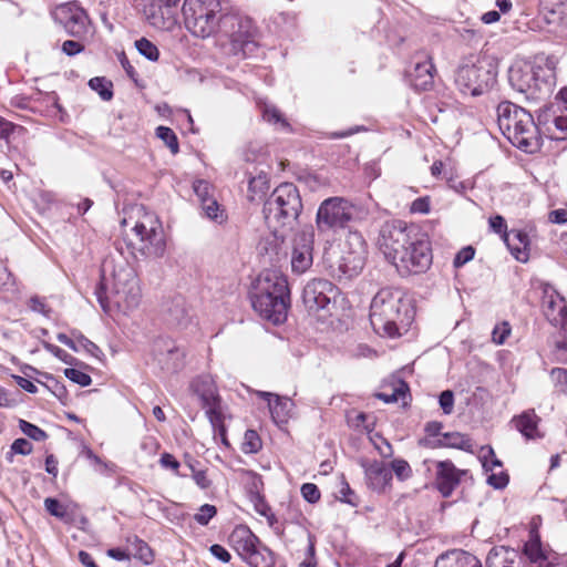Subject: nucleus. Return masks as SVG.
Listing matches in <instances>:
<instances>
[{
    "instance_id": "22",
    "label": "nucleus",
    "mask_w": 567,
    "mask_h": 567,
    "mask_svg": "<svg viewBox=\"0 0 567 567\" xmlns=\"http://www.w3.org/2000/svg\"><path fill=\"white\" fill-rule=\"evenodd\" d=\"M435 66L430 58L417 61L413 70L408 72L410 85L416 91H427L433 86Z\"/></svg>"
},
{
    "instance_id": "42",
    "label": "nucleus",
    "mask_w": 567,
    "mask_h": 567,
    "mask_svg": "<svg viewBox=\"0 0 567 567\" xmlns=\"http://www.w3.org/2000/svg\"><path fill=\"white\" fill-rule=\"evenodd\" d=\"M338 499L342 503H347L353 507L359 505V497L354 491L350 487L349 483L342 476L340 487L338 489Z\"/></svg>"
},
{
    "instance_id": "33",
    "label": "nucleus",
    "mask_w": 567,
    "mask_h": 567,
    "mask_svg": "<svg viewBox=\"0 0 567 567\" xmlns=\"http://www.w3.org/2000/svg\"><path fill=\"white\" fill-rule=\"evenodd\" d=\"M544 315L547 317L548 311L557 312L560 303L565 302L553 287L546 285L544 289Z\"/></svg>"
},
{
    "instance_id": "59",
    "label": "nucleus",
    "mask_w": 567,
    "mask_h": 567,
    "mask_svg": "<svg viewBox=\"0 0 567 567\" xmlns=\"http://www.w3.org/2000/svg\"><path fill=\"white\" fill-rule=\"evenodd\" d=\"M32 452V444L25 439H17L11 444V454L29 455Z\"/></svg>"
},
{
    "instance_id": "36",
    "label": "nucleus",
    "mask_w": 567,
    "mask_h": 567,
    "mask_svg": "<svg viewBox=\"0 0 567 567\" xmlns=\"http://www.w3.org/2000/svg\"><path fill=\"white\" fill-rule=\"evenodd\" d=\"M480 460L486 473L495 471L496 467L501 468L503 465L491 446H484L481 449Z\"/></svg>"
},
{
    "instance_id": "43",
    "label": "nucleus",
    "mask_w": 567,
    "mask_h": 567,
    "mask_svg": "<svg viewBox=\"0 0 567 567\" xmlns=\"http://www.w3.org/2000/svg\"><path fill=\"white\" fill-rule=\"evenodd\" d=\"M19 429L23 434L37 442H42L48 437L45 431L25 420H20Z\"/></svg>"
},
{
    "instance_id": "57",
    "label": "nucleus",
    "mask_w": 567,
    "mask_h": 567,
    "mask_svg": "<svg viewBox=\"0 0 567 567\" xmlns=\"http://www.w3.org/2000/svg\"><path fill=\"white\" fill-rule=\"evenodd\" d=\"M439 403L444 414H451L454 408V393L451 390H444L439 396Z\"/></svg>"
},
{
    "instance_id": "18",
    "label": "nucleus",
    "mask_w": 567,
    "mask_h": 567,
    "mask_svg": "<svg viewBox=\"0 0 567 567\" xmlns=\"http://www.w3.org/2000/svg\"><path fill=\"white\" fill-rule=\"evenodd\" d=\"M464 474L451 461H440L436 463V488L443 497H450L453 491L458 486L461 476Z\"/></svg>"
},
{
    "instance_id": "1",
    "label": "nucleus",
    "mask_w": 567,
    "mask_h": 567,
    "mask_svg": "<svg viewBox=\"0 0 567 567\" xmlns=\"http://www.w3.org/2000/svg\"><path fill=\"white\" fill-rule=\"evenodd\" d=\"M185 27L195 37H213L226 55L247 58L257 50L252 20L237 11L223 12L219 0H185Z\"/></svg>"
},
{
    "instance_id": "7",
    "label": "nucleus",
    "mask_w": 567,
    "mask_h": 567,
    "mask_svg": "<svg viewBox=\"0 0 567 567\" xmlns=\"http://www.w3.org/2000/svg\"><path fill=\"white\" fill-rule=\"evenodd\" d=\"M302 200L297 186L282 183L264 203V217L275 235L285 227L291 228L302 212Z\"/></svg>"
},
{
    "instance_id": "53",
    "label": "nucleus",
    "mask_w": 567,
    "mask_h": 567,
    "mask_svg": "<svg viewBox=\"0 0 567 567\" xmlns=\"http://www.w3.org/2000/svg\"><path fill=\"white\" fill-rule=\"evenodd\" d=\"M475 256V249L472 246L463 247L454 257L453 266L455 268H461L468 261H471Z\"/></svg>"
},
{
    "instance_id": "45",
    "label": "nucleus",
    "mask_w": 567,
    "mask_h": 567,
    "mask_svg": "<svg viewBox=\"0 0 567 567\" xmlns=\"http://www.w3.org/2000/svg\"><path fill=\"white\" fill-rule=\"evenodd\" d=\"M543 9L546 11V20L548 23H559L564 19L567 20V4L559 2L556 8L548 9L546 4H543Z\"/></svg>"
},
{
    "instance_id": "10",
    "label": "nucleus",
    "mask_w": 567,
    "mask_h": 567,
    "mask_svg": "<svg viewBox=\"0 0 567 567\" xmlns=\"http://www.w3.org/2000/svg\"><path fill=\"white\" fill-rule=\"evenodd\" d=\"M355 206L344 197L326 198L316 214V228L320 236H329L349 227L354 219Z\"/></svg>"
},
{
    "instance_id": "62",
    "label": "nucleus",
    "mask_w": 567,
    "mask_h": 567,
    "mask_svg": "<svg viewBox=\"0 0 567 567\" xmlns=\"http://www.w3.org/2000/svg\"><path fill=\"white\" fill-rule=\"evenodd\" d=\"M76 342L80 347H82L85 351H87L90 354L94 357H99V354L102 353L100 348L94 342H92L81 333L76 336Z\"/></svg>"
},
{
    "instance_id": "3",
    "label": "nucleus",
    "mask_w": 567,
    "mask_h": 567,
    "mask_svg": "<svg viewBox=\"0 0 567 567\" xmlns=\"http://www.w3.org/2000/svg\"><path fill=\"white\" fill-rule=\"evenodd\" d=\"M558 62L559 59L555 54L538 53L532 64L509 70V83L528 100H546L556 86Z\"/></svg>"
},
{
    "instance_id": "15",
    "label": "nucleus",
    "mask_w": 567,
    "mask_h": 567,
    "mask_svg": "<svg viewBox=\"0 0 567 567\" xmlns=\"http://www.w3.org/2000/svg\"><path fill=\"white\" fill-rule=\"evenodd\" d=\"M315 230L312 226L305 227L293 240L291 269L296 274L306 272L313 262Z\"/></svg>"
},
{
    "instance_id": "47",
    "label": "nucleus",
    "mask_w": 567,
    "mask_h": 567,
    "mask_svg": "<svg viewBox=\"0 0 567 567\" xmlns=\"http://www.w3.org/2000/svg\"><path fill=\"white\" fill-rule=\"evenodd\" d=\"M547 320L555 327L567 329V306L565 302L560 303L557 312L548 311Z\"/></svg>"
},
{
    "instance_id": "37",
    "label": "nucleus",
    "mask_w": 567,
    "mask_h": 567,
    "mask_svg": "<svg viewBox=\"0 0 567 567\" xmlns=\"http://www.w3.org/2000/svg\"><path fill=\"white\" fill-rule=\"evenodd\" d=\"M262 118L268 123L279 124L281 128L289 131L290 124L281 112L274 105H266L262 110Z\"/></svg>"
},
{
    "instance_id": "31",
    "label": "nucleus",
    "mask_w": 567,
    "mask_h": 567,
    "mask_svg": "<svg viewBox=\"0 0 567 567\" xmlns=\"http://www.w3.org/2000/svg\"><path fill=\"white\" fill-rule=\"evenodd\" d=\"M439 446L454 447L463 451H471L473 447L472 440L458 432H447L442 435Z\"/></svg>"
},
{
    "instance_id": "34",
    "label": "nucleus",
    "mask_w": 567,
    "mask_h": 567,
    "mask_svg": "<svg viewBox=\"0 0 567 567\" xmlns=\"http://www.w3.org/2000/svg\"><path fill=\"white\" fill-rule=\"evenodd\" d=\"M205 216L210 220L221 224L226 216L215 198H208L200 205Z\"/></svg>"
},
{
    "instance_id": "5",
    "label": "nucleus",
    "mask_w": 567,
    "mask_h": 567,
    "mask_svg": "<svg viewBox=\"0 0 567 567\" xmlns=\"http://www.w3.org/2000/svg\"><path fill=\"white\" fill-rule=\"evenodd\" d=\"M496 113L501 132L515 147L529 154L540 150L542 136L529 111L503 101L497 105Z\"/></svg>"
},
{
    "instance_id": "19",
    "label": "nucleus",
    "mask_w": 567,
    "mask_h": 567,
    "mask_svg": "<svg viewBox=\"0 0 567 567\" xmlns=\"http://www.w3.org/2000/svg\"><path fill=\"white\" fill-rule=\"evenodd\" d=\"M520 561L523 567H556L549 556L542 547L538 535H530L529 539L524 544Z\"/></svg>"
},
{
    "instance_id": "26",
    "label": "nucleus",
    "mask_w": 567,
    "mask_h": 567,
    "mask_svg": "<svg viewBox=\"0 0 567 567\" xmlns=\"http://www.w3.org/2000/svg\"><path fill=\"white\" fill-rule=\"evenodd\" d=\"M435 567H482L480 559L464 550H453L441 555Z\"/></svg>"
},
{
    "instance_id": "28",
    "label": "nucleus",
    "mask_w": 567,
    "mask_h": 567,
    "mask_svg": "<svg viewBox=\"0 0 567 567\" xmlns=\"http://www.w3.org/2000/svg\"><path fill=\"white\" fill-rule=\"evenodd\" d=\"M515 427L528 440L539 437L538 422L539 417L534 410L523 412L512 421Z\"/></svg>"
},
{
    "instance_id": "55",
    "label": "nucleus",
    "mask_w": 567,
    "mask_h": 567,
    "mask_svg": "<svg viewBox=\"0 0 567 567\" xmlns=\"http://www.w3.org/2000/svg\"><path fill=\"white\" fill-rule=\"evenodd\" d=\"M159 464L165 468L172 470L178 476H182V477L188 476V473H179L178 472L181 463L169 453H163L161 455Z\"/></svg>"
},
{
    "instance_id": "54",
    "label": "nucleus",
    "mask_w": 567,
    "mask_h": 567,
    "mask_svg": "<svg viewBox=\"0 0 567 567\" xmlns=\"http://www.w3.org/2000/svg\"><path fill=\"white\" fill-rule=\"evenodd\" d=\"M44 507L48 511V513H50V515L58 518H63L66 514L65 507L56 498H45Z\"/></svg>"
},
{
    "instance_id": "49",
    "label": "nucleus",
    "mask_w": 567,
    "mask_h": 567,
    "mask_svg": "<svg viewBox=\"0 0 567 567\" xmlns=\"http://www.w3.org/2000/svg\"><path fill=\"white\" fill-rule=\"evenodd\" d=\"M217 514V508L210 504H204L194 515V519L202 526L208 525L210 519Z\"/></svg>"
},
{
    "instance_id": "50",
    "label": "nucleus",
    "mask_w": 567,
    "mask_h": 567,
    "mask_svg": "<svg viewBox=\"0 0 567 567\" xmlns=\"http://www.w3.org/2000/svg\"><path fill=\"white\" fill-rule=\"evenodd\" d=\"M64 375L81 386H89L92 383V378L87 373L74 368L65 369Z\"/></svg>"
},
{
    "instance_id": "58",
    "label": "nucleus",
    "mask_w": 567,
    "mask_h": 567,
    "mask_svg": "<svg viewBox=\"0 0 567 567\" xmlns=\"http://www.w3.org/2000/svg\"><path fill=\"white\" fill-rule=\"evenodd\" d=\"M511 333V327L507 322L496 326L492 332V339L496 344H503Z\"/></svg>"
},
{
    "instance_id": "46",
    "label": "nucleus",
    "mask_w": 567,
    "mask_h": 567,
    "mask_svg": "<svg viewBox=\"0 0 567 567\" xmlns=\"http://www.w3.org/2000/svg\"><path fill=\"white\" fill-rule=\"evenodd\" d=\"M133 546L135 549L134 556L136 558H138L146 565L153 563V558H154L153 551H152L151 547L144 540L136 537L133 543Z\"/></svg>"
},
{
    "instance_id": "16",
    "label": "nucleus",
    "mask_w": 567,
    "mask_h": 567,
    "mask_svg": "<svg viewBox=\"0 0 567 567\" xmlns=\"http://www.w3.org/2000/svg\"><path fill=\"white\" fill-rule=\"evenodd\" d=\"M152 351L157 363L168 372H177L184 365V350L169 338L156 339Z\"/></svg>"
},
{
    "instance_id": "8",
    "label": "nucleus",
    "mask_w": 567,
    "mask_h": 567,
    "mask_svg": "<svg viewBox=\"0 0 567 567\" xmlns=\"http://www.w3.org/2000/svg\"><path fill=\"white\" fill-rule=\"evenodd\" d=\"M141 210L143 214L132 229L134 239L130 238L126 246L133 256L140 252L144 257L159 258L166 249L162 223L155 214L145 212L143 207Z\"/></svg>"
},
{
    "instance_id": "61",
    "label": "nucleus",
    "mask_w": 567,
    "mask_h": 567,
    "mask_svg": "<svg viewBox=\"0 0 567 567\" xmlns=\"http://www.w3.org/2000/svg\"><path fill=\"white\" fill-rule=\"evenodd\" d=\"M430 198L427 196L419 197L412 202L410 210L414 214H429L430 213Z\"/></svg>"
},
{
    "instance_id": "56",
    "label": "nucleus",
    "mask_w": 567,
    "mask_h": 567,
    "mask_svg": "<svg viewBox=\"0 0 567 567\" xmlns=\"http://www.w3.org/2000/svg\"><path fill=\"white\" fill-rule=\"evenodd\" d=\"M301 495L307 502L311 504L317 503L321 496L318 486L313 483H305L301 486Z\"/></svg>"
},
{
    "instance_id": "17",
    "label": "nucleus",
    "mask_w": 567,
    "mask_h": 567,
    "mask_svg": "<svg viewBox=\"0 0 567 567\" xmlns=\"http://www.w3.org/2000/svg\"><path fill=\"white\" fill-rule=\"evenodd\" d=\"M194 393L199 398L202 408L207 417L224 412L221 398L218 394L215 381L209 375H202L192 383Z\"/></svg>"
},
{
    "instance_id": "39",
    "label": "nucleus",
    "mask_w": 567,
    "mask_h": 567,
    "mask_svg": "<svg viewBox=\"0 0 567 567\" xmlns=\"http://www.w3.org/2000/svg\"><path fill=\"white\" fill-rule=\"evenodd\" d=\"M135 47L138 53L147 60L153 62L158 60L159 51L157 47L146 38H141L140 40H136Z\"/></svg>"
},
{
    "instance_id": "2",
    "label": "nucleus",
    "mask_w": 567,
    "mask_h": 567,
    "mask_svg": "<svg viewBox=\"0 0 567 567\" xmlns=\"http://www.w3.org/2000/svg\"><path fill=\"white\" fill-rule=\"evenodd\" d=\"M109 262L105 261L101 269V282L95 289L96 299L104 312H111L113 307L123 313L136 309L140 306L142 293L136 274L128 265H121L112 269V288L109 293L106 271Z\"/></svg>"
},
{
    "instance_id": "63",
    "label": "nucleus",
    "mask_w": 567,
    "mask_h": 567,
    "mask_svg": "<svg viewBox=\"0 0 567 567\" xmlns=\"http://www.w3.org/2000/svg\"><path fill=\"white\" fill-rule=\"evenodd\" d=\"M210 554L223 563H229L231 555L229 551L219 544H214L209 547Z\"/></svg>"
},
{
    "instance_id": "30",
    "label": "nucleus",
    "mask_w": 567,
    "mask_h": 567,
    "mask_svg": "<svg viewBox=\"0 0 567 567\" xmlns=\"http://www.w3.org/2000/svg\"><path fill=\"white\" fill-rule=\"evenodd\" d=\"M269 189V181L266 174L260 173L248 182V199L250 202L261 200Z\"/></svg>"
},
{
    "instance_id": "60",
    "label": "nucleus",
    "mask_w": 567,
    "mask_h": 567,
    "mask_svg": "<svg viewBox=\"0 0 567 567\" xmlns=\"http://www.w3.org/2000/svg\"><path fill=\"white\" fill-rule=\"evenodd\" d=\"M61 51L68 56H74L84 51V45L74 40H66L62 43Z\"/></svg>"
},
{
    "instance_id": "35",
    "label": "nucleus",
    "mask_w": 567,
    "mask_h": 567,
    "mask_svg": "<svg viewBox=\"0 0 567 567\" xmlns=\"http://www.w3.org/2000/svg\"><path fill=\"white\" fill-rule=\"evenodd\" d=\"M262 446L259 434L255 430H247L241 443V451L245 454L257 453Z\"/></svg>"
},
{
    "instance_id": "48",
    "label": "nucleus",
    "mask_w": 567,
    "mask_h": 567,
    "mask_svg": "<svg viewBox=\"0 0 567 567\" xmlns=\"http://www.w3.org/2000/svg\"><path fill=\"white\" fill-rule=\"evenodd\" d=\"M550 379L556 391L567 394V369L554 368L550 371Z\"/></svg>"
},
{
    "instance_id": "9",
    "label": "nucleus",
    "mask_w": 567,
    "mask_h": 567,
    "mask_svg": "<svg viewBox=\"0 0 567 567\" xmlns=\"http://www.w3.org/2000/svg\"><path fill=\"white\" fill-rule=\"evenodd\" d=\"M497 65L489 56H480L475 62L460 65L455 73V84L463 94L478 96L493 87L496 82Z\"/></svg>"
},
{
    "instance_id": "21",
    "label": "nucleus",
    "mask_w": 567,
    "mask_h": 567,
    "mask_svg": "<svg viewBox=\"0 0 567 567\" xmlns=\"http://www.w3.org/2000/svg\"><path fill=\"white\" fill-rule=\"evenodd\" d=\"M257 395L267 401L271 419L277 425L288 422L293 406V402L290 399L266 391H258Z\"/></svg>"
},
{
    "instance_id": "12",
    "label": "nucleus",
    "mask_w": 567,
    "mask_h": 567,
    "mask_svg": "<svg viewBox=\"0 0 567 567\" xmlns=\"http://www.w3.org/2000/svg\"><path fill=\"white\" fill-rule=\"evenodd\" d=\"M392 265L401 276L425 272L432 264V250L427 239L419 235Z\"/></svg>"
},
{
    "instance_id": "44",
    "label": "nucleus",
    "mask_w": 567,
    "mask_h": 567,
    "mask_svg": "<svg viewBox=\"0 0 567 567\" xmlns=\"http://www.w3.org/2000/svg\"><path fill=\"white\" fill-rule=\"evenodd\" d=\"M409 392V385L404 381H400L399 385L393 390L391 394H386L383 392L377 393V398L384 403H393L398 402L401 398L404 399L406 393Z\"/></svg>"
},
{
    "instance_id": "27",
    "label": "nucleus",
    "mask_w": 567,
    "mask_h": 567,
    "mask_svg": "<svg viewBox=\"0 0 567 567\" xmlns=\"http://www.w3.org/2000/svg\"><path fill=\"white\" fill-rule=\"evenodd\" d=\"M165 320L175 328H185L190 322L189 310L183 297H176L167 307Z\"/></svg>"
},
{
    "instance_id": "4",
    "label": "nucleus",
    "mask_w": 567,
    "mask_h": 567,
    "mask_svg": "<svg viewBox=\"0 0 567 567\" xmlns=\"http://www.w3.org/2000/svg\"><path fill=\"white\" fill-rule=\"evenodd\" d=\"M251 306L261 318L280 324L287 319L290 307V290L286 277L278 270H265L257 280L251 295Z\"/></svg>"
},
{
    "instance_id": "29",
    "label": "nucleus",
    "mask_w": 567,
    "mask_h": 567,
    "mask_svg": "<svg viewBox=\"0 0 567 567\" xmlns=\"http://www.w3.org/2000/svg\"><path fill=\"white\" fill-rule=\"evenodd\" d=\"M245 561L251 567H272L275 564V556L269 548L258 544Z\"/></svg>"
},
{
    "instance_id": "38",
    "label": "nucleus",
    "mask_w": 567,
    "mask_h": 567,
    "mask_svg": "<svg viewBox=\"0 0 567 567\" xmlns=\"http://www.w3.org/2000/svg\"><path fill=\"white\" fill-rule=\"evenodd\" d=\"M156 136L162 140L173 154L179 151L178 140L174 131L167 126H158Z\"/></svg>"
},
{
    "instance_id": "6",
    "label": "nucleus",
    "mask_w": 567,
    "mask_h": 567,
    "mask_svg": "<svg viewBox=\"0 0 567 567\" xmlns=\"http://www.w3.org/2000/svg\"><path fill=\"white\" fill-rule=\"evenodd\" d=\"M412 313L413 310L401 292L389 288L378 291L370 306V321L373 329L392 338L399 334V323L409 324Z\"/></svg>"
},
{
    "instance_id": "51",
    "label": "nucleus",
    "mask_w": 567,
    "mask_h": 567,
    "mask_svg": "<svg viewBox=\"0 0 567 567\" xmlns=\"http://www.w3.org/2000/svg\"><path fill=\"white\" fill-rule=\"evenodd\" d=\"M193 189L198 197L200 205L206 202L208 198H214L212 196L213 186L204 179H196L193 183Z\"/></svg>"
},
{
    "instance_id": "32",
    "label": "nucleus",
    "mask_w": 567,
    "mask_h": 567,
    "mask_svg": "<svg viewBox=\"0 0 567 567\" xmlns=\"http://www.w3.org/2000/svg\"><path fill=\"white\" fill-rule=\"evenodd\" d=\"M89 86L95 91L103 101L113 97V83L104 76H95L89 81Z\"/></svg>"
},
{
    "instance_id": "14",
    "label": "nucleus",
    "mask_w": 567,
    "mask_h": 567,
    "mask_svg": "<svg viewBox=\"0 0 567 567\" xmlns=\"http://www.w3.org/2000/svg\"><path fill=\"white\" fill-rule=\"evenodd\" d=\"M334 285L326 279H313L303 288L302 300L309 313L329 312L336 296Z\"/></svg>"
},
{
    "instance_id": "23",
    "label": "nucleus",
    "mask_w": 567,
    "mask_h": 567,
    "mask_svg": "<svg viewBox=\"0 0 567 567\" xmlns=\"http://www.w3.org/2000/svg\"><path fill=\"white\" fill-rule=\"evenodd\" d=\"M144 13L148 23L157 29H169L175 23V10L157 0L146 6Z\"/></svg>"
},
{
    "instance_id": "64",
    "label": "nucleus",
    "mask_w": 567,
    "mask_h": 567,
    "mask_svg": "<svg viewBox=\"0 0 567 567\" xmlns=\"http://www.w3.org/2000/svg\"><path fill=\"white\" fill-rule=\"evenodd\" d=\"M192 477H193L194 482L196 483V485L202 489H206V488L210 487V485H212V481L207 477L206 470L200 468L198 471H194V474Z\"/></svg>"
},
{
    "instance_id": "11",
    "label": "nucleus",
    "mask_w": 567,
    "mask_h": 567,
    "mask_svg": "<svg viewBox=\"0 0 567 567\" xmlns=\"http://www.w3.org/2000/svg\"><path fill=\"white\" fill-rule=\"evenodd\" d=\"M419 235V231L412 226L409 227L406 223L391 220L382 225L378 245L385 259L393 264Z\"/></svg>"
},
{
    "instance_id": "13",
    "label": "nucleus",
    "mask_w": 567,
    "mask_h": 567,
    "mask_svg": "<svg viewBox=\"0 0 567 567\" xmlns=\"http://www.w3.org/2000/svg\"><path fill=\"white\" fill-rule=\"evenodd\" d=\"M52 17L71 37L82 38L89 32L90 17L75 1L58 6L53 10Z\"/></svg>"
},
{
    "instance_id": "52",
    "label": "nucleus",
    "mask_w": 567,
    "mask_h": 567,
    "mask_svg": "<svg viewBox=\"0 0 567 567\" xmlns=\"http://www.w3.org/2000/svg\"><path fill=\"white\" fill-rule=\"evenodd\" d=\"M509 476L505 471L499 472H491L487 475L486 482L488 485L493 486L496 489L505 488L508 484Z\"/></svg>"
},
{
    "instance_id": "25",
    "label": "nucleus",
    "mask_w": 567,
    "mask_h": 567,
    "mask_svg": "<svg viewBox=\"0 0 567 567\" xmlns=\"http://www.w3.org/2000/svg\"><path fill=\"white\" fill-rule=\"evenodd\" d=\"M504 241L517 261H528L529 238L526 233L520 230H511L509 233L504 234Z\"/></svg>"
},
{
    "instance_id": "41",
    "label": "nucleus",
    "mask_w": 567,
    "mask_h": 567,
    "mask_svg": "<svg viewBox=\"0 0 567 567\" xmlns=\"http://www.w3.org/2000/svg\"><path fill=\"white\" fill-rule=\"evenodd\" d=\"M389 468L391 470L392 474L394 473L396 478L401 482L409 480L413 474L410 464L403 458L393 460Z\"/></svg>"
},
{
    "instance_id": "20",
    "label": "nucleus",
    "mask_w": 567,
    "mask_h": 567,
    "mask_svg": "<svg viewBox=\"0 0 567 567\" xmlns=\"http://www.w3.org/2000/svg\"><path fill=\"white\" fill-rule=\"evenodd\" d=\"M367 485L374 492H384L391 485L392 472L389 466L381 461H373L363 464Z\"/></svg>"
},
{
    "instance_id": "40",
    "label": "nucleus",
    "mask_w": 567,
    "mask_h": 567,
    "mask_svg": "<svg viewBox=\"0 0 567 567\" xmlns=\"http://www.w3.org/2000/svg\"><path fill=\"white\" fill-rule=\"evenodd\" d=\"M207 419L213 427L215 437L218 436L220 439L221 443L228 447L229 442L227 440V430H226V426L224 423V420H225L224 412L218 413L217 415L209 416Z\"/></svg>"
},
{
    "instance_id": "24",
    "label": "nucleus",
    "mask_w": 567,
    "mask_h": 567,
    "mask_svg": "<svg viewBox=\"0 0 567 567\" xmlns=\"http://www.w3.org/2000/svg\"><path fill=\"white\" fill-rule=\"evenodd\" d=\"M230 543L244 560L260 544L258 537L245 526H239L231 533Z\"/></svg>"
}]
</instances>
